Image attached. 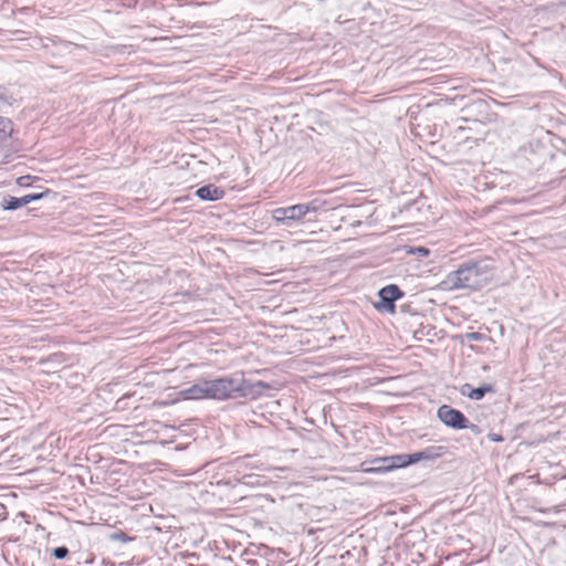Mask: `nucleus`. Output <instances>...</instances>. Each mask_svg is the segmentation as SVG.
Masks as SVG:
<instances>
[{
  "instance_id": "nucleus-1",
  "label": "nucleus",
  "mask_w": 566,
  "mask_h": 566,
  "mask_svg": "<svg viewBox=\"0 0 566 566\" xmlns=\"http://www.w3.org/2000/svg\"><path fill=\"white\" fill-rule=\"evenodd\" d=\"M494 276V266L489 259L470 260L450 272L439 284L442 291H479Z\"/></svg>"
},
{
  "instance_id": "nucleus-2",
  "label": "nucleus",
  "mask_w": 566,
  "mask_h": 566,
  "mask_svg": "<svg viewBox=\"0 0 566 566\" xmlns=\"http://www.w3.org/2000/svg\"><path fill=\"white\" fill-rule=\"evenodd\" d=\"M209 399L226 400L230 398H247L260 395L269 386L263 381L251 384L242 375H232L208 380Z\"/></svg>"
},
{
  "instance_id": "nucleus-3",
  "label": "nucleus",
  "mask_w": 566,
  "mask_h": 566,
  "mask_svg": "<svg viewBox=\"0 0 566 566\" xmlns=\"http://www.w3.org/2000/svg\"><path fill=\"white\" fill-rule=\"evenodd\" d=\"M442 451L443 447H429L411 454H395L390 455L388 459L377 460V462H382L384 467L366 468L365 464H363L361 471L365 473H384L395 469L405 468L421 460H434L442 455Z\"/></svg>"
},
{
  "instance_id": "nucleus-4",
  "label": "nucleus",
  "mask_w": 566,
  "mask_h": 566,
  "mask_svg": "<svg viewBox=\"0 0 566 566\" xmlns=\"http://www.w3.org/2000/svg\"><path fill=\"white\" fill-rule=\"evenodd\" d=\"M438 418L446 426L453 429L476 428L475 424H469L468 418L461 411L453 409L448 405H442L438 409Z\"/></svg>"
},
{
  "instance_id": "nucleus-5",
  "label": "nucleus",
  "mask_w": 566,
  "mask_h": 566,
  "mask_svg": "<svg viewBox=\"0 0 566 566\" xmlns=\"http://www.w3.org/2000/svg\"><path fill=\"white\" fill-rule=\"evenodd\" d=\"M403 295V293L400 291V289L395 285L390 284L385 287H382L378 292L379 302L376 304V307L380 311H386L389 313L395 312V301L400 298Z\"/></svg>"
},
{
  "instance_id": "nucleus-6",
  "label": "nucleus",
  "mask_w": 566,
  "mask_h": 566,
  "mask_svg": "<svg viewBox=\"0 0 566 566\" xmlns=\"http://www.w3.org/2000/svg\"><path fill=\"white\" fill-rule=\"evenodd\" d=\"M305 205H294L273 210V219L277 222L287 223L289 221H298L307 214Z\"/></svg>"
},
{
  "instance_id": "nucleus-7",
  "label": "nucleus",
  "mask_w": 566,
  "mask_h": 566,
  "mask_svg": "<svg viewBox=\"0 0 566 566\" xmlns=\"http://www.w3.org/2000/svg\"><path fill=\"white\" fill-rule=\"evenodd\" d=\"M184 399H209L208 380H201L180 391Z\"/></svg>"
},
{
  "instance_id": "nucleus-8",
  "label": "nucleus",
  "mask_w": 566,
  "mask_h": 566,
  "mask_svg": "<svg viewBox=\"0 0 566 566\" xmlns=\"http://www.w3.org/2000/svg\"><path fill=\"white\" fill-rule=\"evenodd\" d=\"M42 197H43V193L25 195L21 198L8 196V197L3 198L1 206L4 210H15L18 208L27 206L28 203H30L34 200H39Z\"/></svg>"
},
{
  "instance_id": "nucleus-9",
  "label": "nucleus",
  "mask_w": 566,
  "mask_h": 566,
  "mask_svg": "<svg viewBox=\"0 0 566 566\" xmlns=\"http://www.w3.org/2000/svg\"><path fill=\"white\" fill-rule=\"evenodd\" d=\"M196 195L202 200L216 201L224 196V190L214 185H207L200 187L196 191Z\"/></svg>"
},
{
  "instance_id": "nucleus-10",
  "label": "nucleus",
  "mask_w": 566,
  "mask_h": 566,
  "mask_svg": "<svg viewBox=\"0 0 566 566\" xmlns=\"http://www.w3.org/2000/svg\"><path fill=\"white\" fill-rule=\"evenodd\" d=\"M493 388L490 385L472 388L471 385L465 384L461 388V394L468 396L470 399L480 400L484 397L486 392H491Z\"/></svg>"
},
{
  "instance_id": "nucleus-11",
  "label": "nucleus",
  "mask_w": 566,
  "mask_h": 566,
  "mask_svg": "<svg viewBox=\"0 0 566 566\" xmlns=\"http://www.w3.org/2000/svg\"><path fill=\"white\" fill-rule=\"evenodd\" d=\"M109 539L112 541H115V542H122V543H128L130 541H133L132 537H129L128 535H126L124 532L122 531H118V532H115V533H112L109 535Z\"/></svg>"
},
{
  "instance_id": "nucleus-12",
  "label": "nucleus",
  "mask_w": 566,
  "mask_h": 566,
  "mask_svg": "<svg viewBox=\"0 0 566 566\" xmlns=\"http://www.w3.org/2000/svg\"><path fill=\"white\" fill-rule=\"evenodd\" d=\"M69 549L65 546H60L53 549V556L57 559H63L67 556Z\"/></svg>"
},
{
  "instance_id": "nucleus-13",
  "label": "nucleus",
  "mask_w": 566,
  "mask_h": 566,
  "mask_svg": "<svg viewBox=\"0 0 566 566\" xmlns=\"http://www.w3.org/2000/svg\"><path fill=\"white\" fill-rule=\"evenodd\" d=\"M388 458H389V457L375 458V459H373V460L370 461V463H371V464H374V465H368V463L365 461V462H363V463L360 464V467H361L363 464H365V467H366V468H381V467H384V465H382V462H377V460H382V459H388Z\"/></svg>"
},
{
  "instance_id": "nucleus-14",
  "label": "nucleus",
  "mask_w": 566,
  "mask_h": 566,
  "mask_svg": "<svg viewBox=\"0 0 566 566\" xmlns=\"http://www.w3.org/2000/svg\"><path fill=\"white\" fill-rule=\"evenodd\" d=\"M305 207L308 208L307 213L317 209L314 202L306 203Z\"/></svg>"
},
{
  "instance_id": "nucleus-15",
  "label": "nucleus",
  "mask_w": 566,
  "mask_h": 566,
  "mask_svg": "<svg viewBox=\"0 0 566 566\" xmlns=\"http://www.w3.org/2000/svg\"><path fill=\"white\" fill-rule=\"evenodd\" d=\"M417 252L420 254V255H428L429 254V250L426 249V248H418L417 249Z\"/></svg>"
},
{
  "instance_id": "nucleus-16",
  "label": "nucleus",
  "mask_w": 566,
  "mask_h": 566,
  "mask_svg": "<svg viewBox=\"0 0 566 566\" xmlns=\"http://www.w3.org/2000/svg\"><path fill=\"white\" fill-rule=\"evenodd\" d=\"M469 338L473 339V340H480L481 339V335L479 333H472V334L469 335Z\"/></svg>"
},
{
  "instance_id": "nucleus-17",
  "label": "nucleus",
  "mask_w": 566,
  "mask_h": 566,
  "mask_svg": "<svg viewBox=\"0 0 566 566\" xmlns=\"http://www.w3.org/2000/svg\"><path fill=\"white\" fill-rule=\"evenodd\" d=\"M3 123H4V119L0 118V125L3 124ZM1 132L6 134L4 128H2V129L0 128V133Z\"/></svg>"
},
{
  "instance_id": "nucleus-18",
  "label": "nucleus",
  "mask_w": 566,
  "mask_h": 566,
  "mask_svg": "<svg viewBox=\"0 0 566 566\" xmlns=\"http://www.w3.org/2000/svg\"><path fill=\"white\" fill-rule=\"evenodd\" d=\"M493 440H494V441H501V440H502V438H501V437H497V436H494Z\"/></svg>"
}]
</instances>
